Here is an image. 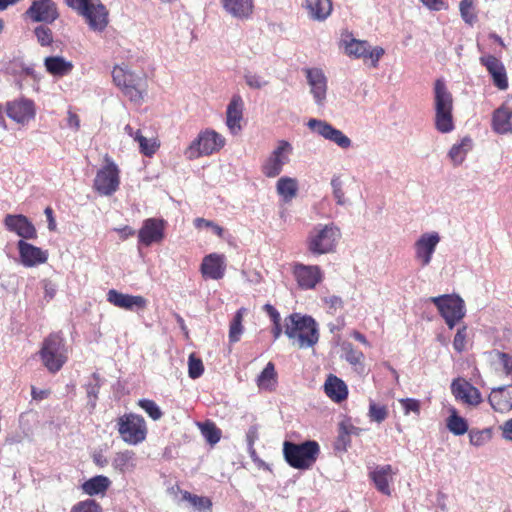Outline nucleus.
I'll list each match as a JSON object with an SVG mask.
<instances>
[{"label": "nucleus", "instance_id": "1", "mask_svg": "<svg viewBox=\"0 0 512 512\" xmlns=\"http://www.w3.org/2000/svg\"><path fill=\"white\" fill-rule=\"evenodd\" d=\"M284 334L300 349L311 348L319 340L317 322L300 313H292L284 319Z\"/></svg>", "mask_w": 512, "mask_h": 512}, {"label": "nucleus", "instance_id": "2", "mask_svg": "<svg viewBox=\"0 0 512 512\" xmlns=\"http://www.w3.org/2000/svg\"><path fill=\"white\" fill-rule=\"evenodd\" d=\"M42 365L51 374L59 372L69 358L66 340L60 332L50 333L41 343L38 351Z\"/></svg>", "mask_w": 512, "mask_h": 512}, {"label": "nucleus", "instance_id": "3", "mask_svg": "<svg viewBox=\"0 0 512 512\" xmlns=\"http://www.w3.org/2000/svg\"><path fill=\"white\" fill-rule=\"evenodd\" d=\"M341 238L340 229L333 223L316 224L306 238L307 251L313 256L333 253Z\"/></svg>", "mask_w": 512, "mask_h": 512}, {"label": "nucleus", "instance_id": "4", "mask_svg": "<svg viewBox=\"0 0 512 512\" xmlns=\"http://www.w3.org/2000/svg\"><path fill=\"white\" fill-rule=\"evenodd\" d=\"M435 127L441 133H449L454 129L453 96L443 79L434 83Z\"/></svg>", "mask_w": 512, "mask_h": 512}, {"label": "nucleus", "instance_id": "5", "mask_svg": "<svg viewBox=\"0 0 512 512\" xmlns=\"http://www.w3.org/2000/svg\"><path fill=\"white\" fill-rule=\"evenodd\" d=\"M320 453L319 444L308 440L300 444L290 441L283 443V455L285 461L295 469H310L316 462Z\"/></svg>", "mask_w": 512, "mask_h": 512}, {"label": "nucleus", "instance_id": "6", "mask_svg": "<svg viewBox=\"0 0 512 512\" xmlns=\"http://www.w3.org/2000/svg\"><path fill=\"white\" fill-rule=\"evenodd\" d=\"M67 6L85 18L89 28L102 32L108 25V10L100 0H64Z\"/></svg>", "mask_w": 512, "mask_h": 512}, {"label": "nucleus", "instance_id": "7", "mask_svg": "<svg viewBox=\"0 0 512 512\" xmlns=\"http://www.w3.org/2000/svg\"><path fill=\"white\" fill-rule=\"evenodd\" d=\"M114 83L120 87L130 101L141 103L145 92V81L131 72L127 65H116L112 71Z\"/></svg>", "mask_w": 512, "mask_h": 512}, {"label": "nucleus", "instance_id": "8", "mask_svg": "<svg viewBox=\"0 0 512 512\" xmlns=\"http://www.w3.org/2000/svg\"><path fill=\"white\" fill-rule=\"evenodd\" d=\"M225 145V138L214 130L206 129L201 131L197 138L185 150V156L190 159H197L201 156H208L218 152Z\"/></svg>", "mask_w": 512, "mask_h": 512}, {"label": "nucleus", "instance_id": "9", "mask_svg": "<svg viewBox=\"0 0 512 512\" xmlns=\"http://www.w3.org/2000/svg\"><path fill=\"white\" fill-rule=\"evenodd\" d=\"M430 301L437 307L447 326L452 329L466 313L464 300L456 294H444L431 297Z\"/></svg>", "mask_w": 512, "mask_h": 512}, {"label": "nucleus", "instance_id": "10", "mask_svg": "<svg viewBox=\"0 0 512 512\" xmlns=\"http://www.w3.org/2000/svg\"><path fill=\"white\" fill-rule=\"evenodd\" d=\"M117 430L121 439L129 445H138L146 439L147 427L142 416L128 413L118 418Z\"/></svg>", "mask_w": 512, "mask_h": 512}, {"label": "nucleus", "instance_id": "11", "mask_svg": "<svg viewBox=\"0 0 512 512\" xmlns=\"http://www.w3.org/2000/svg\"><path fill=\"white\" fill-rule=\"evenodd\" d=\"M292 145L286 140H280L270 155L263 162L261 170L268 178H275L281 174L283 167L289 162Z\"/></svg>", "mask_w": 512, "mask_h": 512}, {"label": "nucleus", "instance_id": "12", "mask_svg": "<svg viewBox=\"0 0 512 512\" xmlns=\"http://www.w3.org/2000/svg\"><path fill=\"white\" fill-rule=\"evenodd\" d=\"M307 127L313 133L336 144L341 149H348L352 145V141L347 135L325 120L311 118L307 122Z\"/></svg>", "mask_w": 512, "mask_h": 512}, {"label": "nucleus", "instance_id": "13", "mask_svg": "<svg viewBox=\"0 0 512 512\" xmlns=\"http://www.w3.org/2000/svg\"><path fill=\"white\" fill-rule=\"evenodd\" d=\"M120 184L119 169L113 161H108L101 168L94 179L95 190L105 196H110L117 191Z\"/></svg>", "mask_w": 512, "mask_h": 512}, {"label": "nucleus", "instance_id": "14", "mask_svg": "<svg viewBox=\"0 0 512 512\" xmlns=\"http://www.w3.org/2000/svg\"><path fill=\"white\" fill-rule=\"evenodd\" d=\"M5 113L12 121L24 126L35 118V103L33 100L25 97L7 101Z\"/></svg>", "mask_w": 512, "mask_h": 512}, {"label": "nucleus", "instance_id": "15", "mask_svg": "<svg viewBox=\"0 0 512 512\" xmlns=\"http://www.w3.org/2000/svg\"><path fill=\"white\" fill-rule=\"evenodd\" d=\"M25 15L33 22L52 24L59 18L57 5L52 0H33Z\"/></svg>", "mask_w": 512, "mask_h": 512}, {"label": "nucleus", "instance_id": "16", "mask_svg": "<svg viewBox=\"0 0 512 512\" xmlns=\"http://www.w3.org/2000/svg\"><path fill=\"white\" fill-rule=\"evenodd\" d=\"M310 93L318 107H324L327 100V77L320 68H307L304 70Z\"/></svg>", "mask_w": 512, "mask_h": 512}, {"label": "nucleus", "instance_id": "17", "mask_svg": "<svg viewBox=\"0 0 512 512\" xmlns=\"http://www.w3.org/2000/svg\"><path fill=\"white\" fill-rule=\"evenodd\" d=\"M441 238L438 232L423 233L414 243L415 259L426 267L431 263L433 254Z\"/></svg>", "mask_w": 512, "mask_h": 512}, {"label": "nucleus", "instance_id": "18", "mask_svg": "<svg viewBox=\"0 0 512 512\" xmlns=\"http://www.w3.org/2000/svg\"><path fill=\"white\" fill-rule=\"evenodd\" d=\"M293 275L298 286L303 290L314 289L324 279V273L318 265H305L296 263Z\"/></svg>", "mask_w": 512, "mask_h": 512}, {"label": "nucleus", "instance_id": "19", "mask_svg": "<svg viewBox=\"0 0 512 512\" xmlns=\"http://www.w3.org/2000/svg\"><path fill=\"white\" fill-rule=\"evenodd\" d=\"M165 226L166 222L163 219L148 218L144 220L142 227L138 231L139 243L146 247L160 243L165 236Z\"/></svg>", "mask_w": 512, "mask_h": 512}, {"label": "nucleus", "instance_id": "20", "mask_svg": "<svg viewBox=\"0 0 512 512\" xmlns=\"http://www.w3.org/2000/svg\"><path fill=\"white\" fill-rule=\"evenodd\" d=\"M479 61L488 71L494 86L499 90H506L509 84L506 68L502 61L491 54L481 56Z\"/></svg>", "mask_w": 512, "mask_h": 512}, {"label": "nucleus", "instance_id": "21", "mask_svg": "<svg viewBox=\"0 0 512 512\" xmlns=\"http://www.w3.org/2000/svg\"><path fill=\"white\" fill-rule=\"evenodd\" d=\"M20 263L27 268L36 267L44 264L48 260V251L34 246L25 240H19L17 243Z\"/></svg>", "mask_w": 512, "mask_h": 512}, {"label": "nucleus", "instance_id": "22", "mask_svg": "<svg viewBox=\"0 0 512 512\" xmlns=\"http://www.w3.org/2000/svg\"><path fill=\"white\" fill-rule=\"evenodd\" d=\"M107 301L112 305L129 311L144 310L147 307V299L141 295H130L110 289L107 293Z\"/></svg>", "mask_w": 512, "mask_h": 512}, {"label": "nucleus", "instance_id": "23", "mask_svg": "<svg viewBox=\"0 0 512 512\" xmlns=\"http://www.w3.org/2000/svg\"><path fill=\"white\" fill-rule=\"evenodd\" d=\"M226 266L224 254L210 253L203 258L200 272L205 279L220 280L225 275Z\"/></svg>", "mask_w": 512, "mask_h": 512}, {"label": "nucleus", "instance_id": "24", "mask_svg": "<svg viewBox=\"0 0 512 512\" xmlns=\"http://www.w3.org/2000/svg\"><path fill=\"white\" fill-rule=\"evenodd\" d=\"M451 392L456 400L470 406H477L482 402L480 391L465 379L458 378L453 380Z\"/></svg>", "mask_w": 512, "mask_h": 512}, {"label": "nucleus", "instance_id": "25", "mask_svg": "<svg viewBox=\"0 0 512 512\" xmlns=\"http://www.w3.org/2000/svg\"><path fill=\"white\" fill-rule=\"evenodd\" d=\"M4 225L10 232L16 233L21 240L24 239H35L37 237V231L32 222L22 214H8L4 218Z\"/></svg>", "mask_w": 512, "mask_h": 512}, {"label": "nucleus", "instance_id": "26", "mask_svg": "<svg viewBox=\"0 0 512 512\" xmlns=\"http://www.w3.org/2000/svg\"><path fill=\"white\" fill-rule=\"evenodd\" d=\"M491 127L497 134H512V101H505L494 110Z\"/></svg>", "mask_w": 512, "mask_h": 512}, {"label": "nucleus", "instance_id": "27", "mask_svg": "<svg viewBox=\"0 0 512 512\" xmlns=\"http://www.w3.org/2000/svg\"><path fill=\"white\" fill-rule=\"evenodd\" d=\"M340 47L343 48L344 53L355 59H367L368 48L370 44L366 40H359L353 37L352 33L345 32L340 39Z\"/></svg>", "mask_w": 512, "mask_h": 512}, {"label": "nucleus", "instance_id": "28", "mask_svg": "<svg viewBox=\"0 0 512 512\" xmlns=\"http://www.w3.org/2000/svg\"><path fill=\"white\" fill-rule=\"evenodd\" d=\"M244 102L239 94L232 96L226 110V125L234 135L242 129L241 120L243 118Z\"/></svg>", "mask_w": 512, "mask_h": 512}, {"label": "nucleus", "instance_id": "29", "mask_svg": "<svg viewBox=\"0 0 512 512\" xmlns=\"http://www.w3.org/2000/svg\"><path fill=\"white\" fill-rule=\"evenodd\" d=\"M394 475H396V471L389 464L378 465L369 473L376 489L388 496L391 495L390 482H392Z\"/></svg>", "mask_w": 512, "mask_h": 512}, {"label": "nucleus", "instance_id": "30", "mask_svg": "<svg viewBox=\"0 0 512 512\" xmlns=\"http://www.w3.org/2000/svg\"><path fill=\"white\" fill-rule=\"evenodd\" d=\"M223 9L238 20H247L253 14V0H221Z\"/></svg>", "mask_w": 512, "mask_h": 512}, {"label": "nucleus", "instance_id": "31", "mask_svg": "<svg viewBox=\"0 0 512 512\" xmlns=\"http://www.w3.org/2000/svg\"><path fill=\"white\" fill-rule=\"evenodd\" d=\"M489 402L495 411L504 413L512 410V385L492 389Z\"/></svg>", "mask_w": 512, "mask_h": 512}, {"label": "nucleus", "instance_id": "32", "mask_svg": "<svg viewBox=\"0 0 512 512\" xmlns=\"http://www.w3.org/2000/svg\"><path fill=\"white\" fill-rule=\"evenodd\" d=\"M303 6L309 17L319 22L326 20L333 9L331 0H305Z\"/></svg>", "mask_w": 512, "mask_h": 512}, {"label": "nucleus", "instance_id": "33", "mask_svg": "<svg viewBox=\"0 0 512 512\" xmlns=\"http://www.w3.org/2000/svg\"><path fill=\"white\" fill-rule=\"evenodd\" d=\"M326 395L333 401L339 403L348 396V388L343 380L335 375H329L324 384Z\"/></svg>", "mask_w": 512, "mask_h": 512}, {"label": "nucleus", "instance_id": "34", "mask_svg": "<svg viewBox=\"0 0 512 512\" xmlns=\"http://www.w3.org/2000/svg\"><path fill=\"white\" fill-rule=\"evenodd\" d=\"M44 66L48 73L56 77H63L71 73L73 64L62 56H49L44 59Z\"/></svg>", "mask_w": 512, "mask_h": 512}, {"label": "nucleus", "instance_id": "35", "mask_svg": "<svg viewBox=\"0 0 512 512\" xmlns=\"http://www.w3.org/2000/svg\"><path fill=\"white\" fill-rule=\"evenodd\" d=\"M490 356L494 369L512 381V354L494 350Z\"/></svg>", "mask_w": 512, "mask_h": 512}, {"label": "nucleus", "instance_id": "36", "mask_svg": "<svg viewBox=\"0 0 512 512\" xmlns=\"http://www.w3.org/2000/svg\"><path fill=\"white\" fill-rule=\"evenodd\" d=\"M276 191L286 203L296 197L298 192V181L292 177H281L276 183Z\"/></svg>", "mask_w": 512, "mask_h": 512}, {"label": "nucleus", "instance_id": "37", "mask_svg": "<svg viewBox=\"0 0 512 512\" xmlns=\"http://www.w3.org/2000/svg\"><path fill=\"white\" fill-rule=\"evenodd\" d=\"M135 453L131 450H124L115 453L112 459V466L120 473L132 471L136 466Z\"/></svg>", "mask_w": 512, "mask_h": 512}, {"label": "nucleus", "instance_id": "38", "mask_svg": "<svg viewBox=\"0 0 512 512\" xmlns=\"http://www.w3.org/2000/svg\"><path fill=\"white\" fill-rule=\"evenodd\" d=\"M110 483L111 482L108 477L97 475L85 481L82 484V490L85 494L93 496L104 493L108 489Z\"/></svg>", "mask_w": 512, "mask_h": 512}, {"label": "nucleus", "instance_id": "39", "mask_svg": "<svg viewBox=\"0 0 512 512\" xmlns=\"http://www.w3.org/2000/svg\"><path fill=\"white\" fill-rule=\"evenodd\" d=\"M257 386L261 390L272 391L277 383V373L272 362H268L256 379Z\"/></svg>", "mask_w": 512, "mask_h": 512}, {"label": "nucleus", "instance_id": "40", "mask_svg": "<svg viewBox=\"0 0 512 512\" xmlns=\"http://www.w3.org/2000/svg\"><path fill=\"white\" fill-rule=\"evenodd\" d=\"M448 430L456 435L461 436L468 432V423L466 419L459 416L455 408L450 409V415L446 420Z\"/></svg>", "mask_w": 512, "mask_h": 512}, {"label": "nucleus", "instance_id": "41", "mask_svg": "<svg viewBox=\"0 0 512 512\" xmlns=\"http://www.w3.org/2000/svg\"><path fill=\"white\" fill-rule=\"evenodd\" d=\"M247 310L246 308L242 307L237 310L235 313L232 321L230 322L229 326V342L230 343H236L240 340L241 335L244 332V327L242 324L243 317L246 314Z\"/></svg>", "mask_w": 512, "mask_h": 512}, {"label": "nucleus", "instance_id": "42", "mask_svg": "<svg viewBox=\"0 0 512 512\" xmlns=\"http://www.w3.org/2000/svg\"><path fill=\"white\" fill-rule=\"evenodd\" d=\"M471 148V140L469 138H464L462 141L458 144H454L450 151H449V157L454 163V165H460L465 157L469 149Z\"/></svg>", "mask_w": 512, "mask_h": 512}, {"label": "nucleus", "instance_id": "43", "mask_svg": "<svg viewBox=\"0 0 512 512\" xmlns=\"http://www.w3.org/2000/svg\"><path fill=\"white\" fill-rule=\"evenodd\" d=\"M342 351L344 352L345 360L354 367L363 369L364 354L355 349L350 342L342 343Z\"/></svg>", "mask_w": 512, "mask_h": 512}, {"label": "nucleus", "instance_id": "44", "mask_svg": "<svg viewBox=\"0 0 512 512\" xmlns=\"http://www.w3.org/2000/svg\"><path fill=\"white\" fill-rule=\"evenodd\" d=\"M493 436L492 428L471 429L469 431V442L475 447H481L490 442Z\"/></svg>", "mask_w": 512, "mask_h": 512}, {"label": "nucleus", "instance_id": "45", "mask_svg": "<svg viewBox=\"0 0 512 512\" xmlns=\"http://www.w3.org/2000/svg\"><path fill=\"white\" fill-rule=\"evenodd\" d=\"M182 499L184 501L189 502L191 506H193L199 512H202L204 510H210L212 506V502L209 498L204 496H198L188 491L182 492Z\"/></svg>", "mask_w": 512, "mask_h": 512}, {"label": "nucleus", "instance_id": "46", "mask_svg": "<svg viewBox=\"0 0 512 512\" xmlns=\"http://www.w3.org/2000/svg\"><path fill=\"white\" fill-rule=\"evenodd\" d=\"M354 429L353 426H346L344 424L340 425L339 434L335 441V449L339 451H346L347 447L350 445L351 439L350 434Z\"/></svg>", "mask_w": 512, "mask_h": 512}, {"label": "nucleus", "instance_id": "47", "mask_svg": "<svg viewBox=\"0 0 512 512\" xmlns=\"http://www.w3.org/2000/svg\"><path fill=\"white\" fill-rule=\"evenodd\" d=\"M34 35L37 39V42L42 47L50 46L53 43V33L52 30L46 25L41 24L35 27Z\"/></svg>", "mask_w": 512, "mask_h": 512}, {"label": "nucleus", "instance_id": "48", "mask_svg": "<svg viewBox=\"0 0 512 512\" xmlns=\"http://www.w3.org/2000/svg\"><path fill=\"white\" fill-rule=\"evenodd\" d=\"M459 9L465 23L472 25L476 21L477 16L474 12V0H462Z\"/></svg>", "mask_w": 512, "mask_h": 512}, {"label": "nucleus", "instance_id": "49", "mask_svg": "<svg viewBox=\"0 0 512 512\" xmlns=\"http://www.w3.org/2000/svg\"><path fill=\"white\" fill-rule=\"evenodd\" d=\"M368 416L371 421L381 423L387 418L388 409L385 405H379L374 401H370Z\"/></svg>", "mask_w": 512, "mask_h": 512}, {"label": "nucleus", "instance_id": "50", "mask_svg": "<svg viewBox=\"0 0 512 512\" xmlns=\"http://www.w3.org/2000/svg\"><path fill=\"white\" fill-rule=\"evenodd\" d=\"M99 376L94 373L93 374V382H89L86 385V392L88 397V405L91 409H94L96 407V402L98 399V393H99Z\"/></svg>", "mask_w": 512, "mask_h": 512}, {"label": "nucleus", "instance_id": "51", "mask_svg": "<svg viewBox=\"0 0 512 512\" xmlns=\"http://www.w3.org/2000/svg\"><path fill=\"white\" fill-rule=\"evenodd\" d=\"M138 405L151 417L154 421L159 420L163 413L160 407L156 404L155 401L150 399H141L138 402Z\"/></svg>", "mask_w": 512, "mask_h": 512}, {"label": "nucleus", "instance_id": "52", "mask_svg": "<svg viewBox=\"0 0 512 512\" xmlns=\"http://www.w3.org/2000/svg\"><path fill=\"white\" fill-rule=\"evenodd\" d=\"M201 432L204 438L210 443V444H216L219 442L221 437L220 430L214 425V423L206 422L201 425Z\"/></svg>", "mask_w": 512, "mask_h": 512}, {"label": "nucleus", "instance_id": "53", "mask_svg": "<svg viewBox=\"0 0 512 512\" xmlns=\"http://www.w3.org/2000/svg\"><path fill=\"white\" fill-rule=\"evenodd\" d=\"M243 77H244L245 83L251 89H262L263 87L267 86L269 83L261 75L251 72V71H245Z\"/></svg>", "mask_w": 512, "mask_h": 512}, {"label": "nucleus", "instance_id": "54", "mask_svg": "<svg viewBox=\"0 0 512 512\" xmlns=\"http://www.w3.org/2000/svg\"><path fill=\"white\" fill-rule=\"evenodd\" d=\"M70 512H102V508L95 500L86 499L76 503Z\"/></svg>", "mask_w": 512, "mask_h": 512}, {"label": "nucleus", "instance_id": "55", "mask_svg": "<svg viewBox=\"0 0 512 512\" xmlns=\"http://www.w3.org/2000/svg\"><path fill=\"white\" fill-rule=\"evenodd\" d=\"M204 372V366L201 359L191 354L188 359V374L192 379L199 378Z\"/></svg>", "mask_w": 512, "mask_h": 512}, {"label": "nucleus", "instance_id": "56", "mask_svg": "<svg viewBox=\"0 0 512 512\" xmlns=\"http://www.w3.org/2000/svg\"><path fill=\"white\" fill-rule=\"evenodd\" d=\"M331 186L333 189V196L336 200V203L338 205H344L346 200H345V195H344V191L342 188L343 183L339 176H333V178L331 179Z\"/></svg>", "mask_w": 512, "mask_h": 512}, {"label": "nucleus", "instance_id": "57", "mask_svg": "<svg viewBox=\"0 0 512 512\" xmlns=\"http://www.w3.org/2000/svg\"><path fill=\"white\" fill-rule=\"evenodd\" d=\"M140 152L144 154L145 156H152L159 145L156 143L154 139H147L146 137L142 136L138 140Z\"/></svg>", "mask_w": 512, "mask_h": 512}, {"label": "nucleus", "instance_id": "58", "mask_svg": "<svg viewBox=\"0 0 512 512\" xmlns=\"http://www.w3.org/2000/svg\"><path fill=\"white\" fill-rule=\"evenodd\" d=\"M405 415L413 412L416 415L420 414V401L414 398H402L399 400Z\"/></svg>", "mask_w": 512, "mask_h": 512}, {"label": "nucleus", "instance_id": "59", "mask_svg": "<svg viewBox=\"0 0 512 512\" xmlns=\"http://www.w3.org/2000/svg\"><path fill=\"white\" fill-rule=\"evenodd\" d=\"M466 337L467 328L463 326L457 330L453 340V347L457 352H462L465 349Z\"/></svg>", "mask_w": 512, "mask_h": 512}, {"label": "nucleus", "instance_id": "60", "mask_svg": "<svg viewBox=\"0 0 512 512\" xmlns=\"http://www.w3.org/2000/svg\"><path fill=\"white\" fill-rule=\"evenodd\" d=\"M194 226L199 229L202 227L211 228L216 235H218L219 237L223 236V228L215 224L213 221L206 220L204 218H196L194 220Z\"/></svg>", "mask_w": 512, "mask_h": 512}, {"label": "nucleus", "instance_id": "61", "mask_svg": "<svg viewBox=\"0 0 512 512\" xmlns=\"http://www.w3.org/2000/svg\"><path fill=\"white\" fill-rule=\"evenodd\" d=\"M385 51L382 47L376 46L372 48H368L367 59L371 60V66L376 68L378 66V62L381 57L384 55Z\"/></svg>", "mask_w": 512, "mask_h": 512}, {"label": "nucleus", "instance_id": "62", "mask_svg": "<svg viewBox=\"0 0 512 512\" xmlns=\"http://www.w3.org/2000/svg\"><path fill=\"white\" fill-rule=\"evenodd\" d=\"M429 10L440 11L448 8L444 0H420Z\"/></svg>", "mask_w": 512, "mask_h": 512}, {"label": "nucleus", "instance_id": "63", "mask_svg": "<svg viewBox=\"0 0 512 512\" xmlns=\"http://www.w3.org/2000/svg\"><path fill=\"white\" fill-rule=\"evenodd\" d=\"M43 289H44V297L47 300H51L54 298L56 291H57L56 285L54 283H52L49 280H44L43 281Z\"/></svg>", "mask_w": 512, "mask_h": 512}, {"label": "nucleus", "instance_id": "64", "mask_svg": "<svg viewBox=\"0 0 512 512\" xmlns=\"http://www.w3.org/2000/svg\"><path fill=\"white\" fill-rule=\"evenodd\" d=\"M502 437L508 442H512V418L505 421L501 426Z\"/></svg>", "mask_w": 512, "mask_h": 512}]
</instances>
